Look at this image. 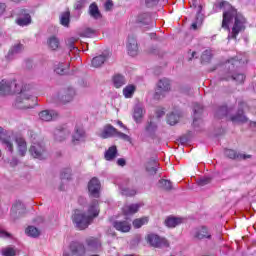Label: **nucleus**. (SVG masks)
I'll list each match as a JSON object with an SVG mask.
<instances>
[{
  "label": "nucleus",
  "instance_id": "obj_6",
  "mask_svg": "<svg viewBox=\"0 0 256 256\" xmlns=\"http://www.w3.org/2000/svg\"><path fill=\"white\" fill-rule=\"evenodd\" d=\"M171 91V80L167 78L160 79L156 84L155 92H154V99L159 101L163 99L167 93Z\"/></svg>",
  "mask_w": 256,
  "mask_h": 256
},
{
  "label": "nucleus",
  "instance_id": "obj_1",
  "mask_svg": "<svg viewBox=\"0 0 256 256\" xmlns=\"http://www.w3.org/2000/svg\"><path fill=\"white\" fill-rule=\"evenodd\" d=\"M231 33L228 35V40L237 39V35L241 31H245V25H247V19L241 13H237V9L231 6L229 2H225V27L229 31V23L233 22Z\"/></svg>",
  "mask_w": 256,
  "mask_h": 256
},
{
  "label": "nucleus",
  "instance_id": "obj_31",
  "mask_svg": "<svg viewBox=\"0 0 256 256\" xmlns=\"http://www.w3.org/2000/svg\"><path fill=\"white\" fill-rule=\"evenodd\" d=\"M107 59H109V56L105 54L94 57L92 59V67H95L96 69L101 67L105 64V61H107Z\"/></svg>",
  "mask_w": 256,
  "mask_h": 256
},
{
  "label": "nucleus",
  "instance_id": "obj_56",
  "mask_svg": "<svg viewBox=\"0 0 256 256\" xmlns=\"http://www.w3.org/2000/svg\"><path fill=\"white\" fill-rule=\"evenodd\" d=\"M69 177H71V173H70L69 170H66V172L63 171V172L61 173V179H69Z\"/></svg>",
  "mask_w": 256,
  "mask_h": 256
},
{
  "label": "nucleus",
  "instance_id": "obj_2",
  "mask_svg": "<svg viewBox=\"0 0 256 256\" xmlns=\"http://www.w3.org/2000/svg\"><path fill=\"white\" fill-rule=\"evenodd\" d=\"M95 217H99V202L97 200L92 201L88 205L87 213L75 210L72 215V221L79 231H83L93 223Z\"/></svg>",
  "mask_w": 256,
  "mask_h": 256
},
{
  "label": "nucleus",
  "instance_id": "obj_15",
  "mask_svg": "<svg viewBox=\"0 0 256 256\" xmlns=\"http://www.w3.org/2000/svg\"><path fill=\"white\" fill-rule=\"evenodd\" d=\"M70 251L72 255L76 256H85L87 255V248L85 245L79 243V242H72L70 244Z\"/></svg>",
  "mask_w": 256,
  "mask_h": 256
},
{
  "label": "nucleus",
  "instance_id": "obj_4",
  "mask_svg": "<svg viewBox=\"0 0 256 256\" xmlns=\"http://www.w3.org/2000/svg\"><path fill=\"white\" fill-rule=\"evenodd\" d=\"M99 137H101V139H110L111 137H118V139H122V141H126L127 143L132 142L129 135L119 132L111 124H107L106 126H104L103 130L99 134Z\"/></svg>",
  "mask_w": 256,
  "mask_h": 256
},
{
  "label": "nucleus",
  "instance_id": "obj_26",
  "mask_svg": "<svg viewBox=\"0 0 256 256\" xmlns=\"http://www.w3.org/2000/svg\"><path fill=\"white\" fill-rule=\"evenodd\" d=\"M139 23H142V25H148V29H152V27H155V22L151 21V16L147 13L140 14L138 16Z\"/></svg>",
  "mask_w": 256,
  "mask_h": 256
},
{
  "label": "nucleus",
  "instance_id": "obj_62",
  "mask_svg": "<svg viewBox=\"0 0 256 256\" xmlns=\"http://www.w3.org/2000/svg\"><path fill=\"white\" fill-rule=\"evenodd\" d=\"M222 28H225V11L222 13Z\"/></svg>",
  "mask_w": 256,
  "mask_h": 256
},
{
  "label": "nucleus",
  "instance_id": "obj_40",
  "mask_svg": "<svg viewBox=\"0 0 256 256\" xmlns=\"http://www.w3.org/2000/svg\"><path fill=\"white\" fill-rule=\"evenodd\" d=\"M17 25H19L20 27H27V25H31V15L26 14L23 17H19L16 20Z\"/></svg>",
  "mask_w": 256,
  "mask_h": 256
},
{
  "label": "nucleus",
  "instance_id": "obj_33",
  "mask_svg": "<svg viewBox=\"0 0 256 256\" xmlns=\"http://www.w3.org/2000/svg\"><path fill=\"white\" fill-rule=\"evenodd\" d=\"M47 45L49 49H51V51H57L61 45V42L59 41V38H57V36H50L47 39Z\"/></svg>",
  "mask_w": 256,
  "mask_h": 256
},
{
  "label": "nucleus",
  "instance_id": "obj_52",
  "mask_svg": "<svg viewBox=\"0 0 256 256\" xmlns=\"http://www.w3.org/2000/svg\"><path fill=\"white\" fill-rule=\"evenodd\" d=\"M17 254V252L15 251V249L8 247V248H4L2 250V255L3 256H15Z\"/></svg>",
  "mask_w": 256,
  "mask_h": 256
},
{
  "label": "nucleus",
  "instance_id": "obj_28",
  "mask_svg": "<svg viewBox=\"0 0 256 256\" xmlns=\"http://www.w3.org/2000/svg\"><path fill=\"white\" fill-rule=\"evenodd\" d=\"M180 118L181 112H179L178 110H174L170 114H168L167 123L168 125H177V123H179Z\"/></svg>",
  "mask_w": 256,
  "mask_h": 256
},
{
  "label": "nucleus",
  "instance_id": "obj_51",
  "mask_svg": "<svg viewBox=\"0 0 256 256\" xmlns=\"http://www.w3.org/2000/svg\"><path fill=\"white\" fill-rule=\"evenodd\" d=\"M211 51L205 50L201 56L202 63H209L211 61Z\"/></svg>",
  "mask_w": 256,
  "mask_h": 256
},
{
  "label": "nucleus",
  "instance_id": "obj_23",
  "mask_svg": "<svg viewBox=\"0 0 256 256\" xmlns=\"http://www.w3.org/2000/svg\"><path fill=\"white\" fill-rule=\"evenodd\" d=\"M15 141L19 155H21V157H25L27 154V141H25L23 137H17Z\"/></svg>",
  "mask_w": 256,
  "mask_h": 256
},
{
  "label": "nucleus",
  "instance_id": "obj_7",
  "mask_svg": "<svg viewBox=\"0 0 256 256\" xmlns=\"http://www.w3.org/2000/svg\"><path fill=\"white\" fill-rule=\"evenodd\" d=\"M19 91H21V86L17 84V80H2L0 82V95H13Z\"/></svg>",
  "mask_w": 256,
  "mask_h": 256
},
{
  "label": "nucleus",
  "instance_id": "obj_43",
  "mask_svg": "<svg viewBox=\"0 0 256 256\" xmlns=\"http://www.w3.org/2000/svg\"><path fill=\"white\" fill-rule=\"evenodd\" d=\"M70 17L71 13L69 11H65L60 15V23L63 27H69V23L71 21Z\"/></svg>",
  "mask_w": 256,
  "mask_h": 256
},
{
  "label": "nucleus",
  "instance_id": "obj_9",
  "mask_svg": "<svg viewBox=\"0 0 256 256\" xmlns=\"http://www.w3.org/2000/svg\"><path fill=\"white\" fill-rule=\"evenodd\" d=\"M146 240H147V243L151 245V247H157V248L169 247V242L167 241V239L161 238L157 234H153V233L148 234L146 237Z\"/></svg>",
  "mask_w": 256,
  "mask_h": 256
},
{
  "label": "nucleus",
  "instance_id": "obj_17",
  "mask_svg": "<svg viewBox=\"0 0 256 256\" xmlns=\"http://www.w3.org/2000/svg\"><path fill=\"white\" fill-rule=\"evenodd\" d=\"M127 50H128V54L131 57H135V55L139 53V44H137V39L135 37L133 36L128 37Z\"/></svg>",
  "mask_w": 256,
  "mask_h": 256
},
{
  "label": "nucleus",
  "instance_id": "obj_59",
  "mask_svg": "<svg viewBox=\"0 0 256 256\" xmlns=\"http://www.w3.org/2000/svg\"><path fill=\"white\" fill-rule=\"evenodd\" d=\"M7 6L4 3H0V15H3L5 13V9Z\"/></svg>",
  "mask_w": 256,
  "mask_h": 256
},
{
  "label": "nucleus",
  "instance_id": "obj_48",
  "mask_svg": "<svg viewBox=\"0 0 256 256\" xmlns=\"http://www.w3.org/2000/svg\"><path fill=\"white\" fill-rule=\"evenodd\" d=\"M54 71L57 75H65V73H67V68L65 67V64L58 63L55 65Z\"/></svg>",
  "mask_w": 256,
  "mask_h": 256
},
{
  "label": "nucleus",
  "instance_id": "obj_3",
  "mask_svg": "<svg viewBox=\"0 0 256 256\" xmlns=\"http://www.w3.org/2000/svg\"><path fill=\"white\" fill-rule=\"evenodd\" d=\"M37 106V97L35 96V90L31 85H25L16 97L14 107L16 109H33Z\"/></svg>",
  "mask_w": 256,
  "mask_h": 256
},
{
  "label": "nucleus",
  "instance_id": "obj_16",
  "mask_svg": "<svg viewBox=\"0 0 256 256\" xmlns=\"http://www.w3.org/2000/svg\"><path fill=\"white\" fill-rule=\"evenodd\" d=\"M69 135H71V130H69L68 128L60 127L54 131V139L58 143L65 141V139H67Z\"/></svg>",
  "mask_w": 256,
  "mask_h": 256
},
{
  "label": "nucleus",
  "instance_id": "obj_32",
  "mask_svg": "<svg viewBox=\"0 0 256 256\" xmlns=\"http://www.w3.org/2000/svg\"><path fill=\"white\" fill-rule=\"evenodd\" d=\"M117 146H110L104 153L106 161H113L117 157Z\"/></svg>",
  "mask_w": 256,
  "mask_h": 256
},
{
  "label": "nucleus",
  "instance_id": "obj_24",
  "mask_svg": "<svg viewBox=\"0 0 256 256\" xmlns=\"http://www.w3.org/2000/svg\"><path fill=\"white\" fill-rule=\"evenodd\" d=\"M143 117H145V108L140 105H136L134 107L133 119L136 123H141L143 121Z\"/></svg>",
  "mask_w": 256,
  "mask_h": 256
},
{
  "label": "nucleus",
  "instance_id": "obj_49",
  "mask_svg": "<svg viewBox=\"0 0 256 256\" xmlns=\"http://www.w3.org/2000/svg\"><path fill=\"white\" fill-rule=\"evenodd\" d=\"M232 79L233 81H236L238 85H241V83L245 82V74L243 73L233 74Z\"/></svg>",
  "mask_w": 256,
  "mask_h": 256
},
{
  "label": "nucleus",
  "instance_id": "obj_27",
  "mask_svg": "<svg viewBox=\"0 0 256 256\" xmlns=\"http://www.w3.org/2000/svg\"><path fill=\"white\" fill-rule=\"evenodd\" d=\"M214 118L218 121L225 119V104H216L214 108Z\"/></svg>",
  "mask_w": 256,
  "mask_h": 256
},
{
  "label": "nucleus",
  "instance_id": "obj_35",
  "mask_svg": "<svg viewBox=\"0 0 256 256\" xmlns=\"http://www.w3.org/2000/svg\"><path fill=\"white\" fill-rule=\"evenodd\" d=\"M192 109H193V113H194L193 124L195 125L197 123V119H199V117H201V115L203 114V105L195 102V103H193Z\"/></svg>",
  "mask_w": 256,
  "mask_h": 256
},
{
  "label": "nucleus",
  "instance_id": "obj_41",
  "mask_svg": "<svg viewBox=\"0 0 256 256\" xmlns=\"http://www.w3.org/2000/svg\"><path fill=\"white\" fill-rule=\"evenodd\" d=\"M158 187L164 191H171V189H173V184L169 180L161 179L158 181Z\"/></svg>",
  "mask_w": 256,
  "mask_h": 256
},
{
  "label": "nucleus",
  "instance_id": "obj_39",
  "mask_svg": "<svg viewBox=\"0 0 256 256\" xmlns=\"http://www.w3.org/2000/svg\"><path fill=\"white\" fill-rule=\"evenodd\" d=\"M89 14L93 19H101V12H99V7L95 3L89 6Z\"/></svg>",
  "mask_w": 256,
  "mask_h": 256
},
{
  "label": "nucleus",
  "instance_id": "obj_18",
  "mask_svg": "<svg viewBox=\"0 0 256 256\" xmlns=\"http://www.w3.org/2000/svg\"><path fill=\"white\" fill-rule=\"evenodd\" d=\"M113 227L116 231H120V233H129L131 231V222L128 220H117L113 222Z\"/></svg>",
  "mask_w": 256,
  "mask_h": 256
},
{
  "label": "nucleus",
  "instance_id": "obj_19",
  "mask_svg": "<svg viewBox=\"0 0 256 256\" xmlns=\"http://www.w3.org/2000/svg\"><path fill=\"white\" fill-rule=\"evenodd\" d=\"M57 117H59V114L55 110H43L39 113L41 121H55Z\"/></svg>",
  "mask_w": 256,
  "mask_h": 256
},
{
  "label": "nucleus",
  "instance_id": "obj_63",
  "mask_svg": "<svg viewBox=\"0 0 256 256\" xmlns=\"http://www.w3.org/2000/svg\"><path fill=\"white\" fill-rule=\"evenodd\" d=\"M118 125L119 127H121L122 129H127V127H125V124H123V122L118 121Z\"/></svg>",
  "mask_w": 256,
  "mask_h": 256
},
{
  "label": "nucleus",
  "instance_id": "obj_47",
  "mask_svg": "<svg viewBox=\"0 0 256 256\" xmlns=\"http://www.w3.org/2000/svg\"><path fill=\"white\" fill-rule=\"evenodd\" d=\"M97 33V30L93 28H84L81 32L80 35L81 37H94V35Z\"/></svg>",
  "mask_w": 256,
  "mask_h": 256
},
{
  "label": "nucleus",
  "instance_id": "obj_60",
  "mask_svg": "<svg viewBox=\"0 0 256 256\" xmlns=\"http://www.w3.org/2000/svg\"><path fill=\"white\" fill-rule=\"evenodd\" d=\"M111 7H113V2H111L110 0H108L105 3V8L109 11V9H111Z\"/></svg>",
  "mask_w": 256,
  "mask_h": 256
},
{
  "label": "nucleus",
  "instance_id": "obj_21",
  "mask_svg": "<svg viewBox=\"0 0 256 256\" xmlns=\"http://www.w3.org/2000/svg\"><path fill=\"white\" fill-rule=\"evenodd\" d=\"M225 156L228 157V159H237V161H245L247 159H251V155L237 154V152H235V150L232 149H226Z\"/></svg>",
  "mask_w": 256,
  "mask_h": 256
},
{
  "label": "nucleus",
  "instance_id": "obj_58",
  "mask_svg": "<svg viewBox=\"0 0 256 256\" xmlns=\"http://www.w3.org/2000/svg\"><path fill=\"white\" fill-rule=\"evenodd\" d=\"M163 115H165V110L160 109V110H157V111H156V116L158 117V119H159L160 117H163Z\"/></svg>",
  "mask_w": 256,
  "mask_h": 256
},
{
  "label": "nucleus",
  "instance_id": "obj_36",
  "mask_svg": "<svg viewBox=\"0 0 256 256\" xmlns=\"http://www.w3.org/2000/svg\"><path fill=\"white\" fill-rule=\"evenodd\" d=\"M23 51L22 44H15L8 52L6 58L11 60L15 57V55H19Z\"/></svg>",
  "mask_w": 256,
  "mask_h": 256
},
{
  "label": "nucleus",
  "instance_id": "obj_5",
  "mask_svg": "<svg viewBox=\"0 0 256 256\" xmlns=\"http://www.w3.org/2000/svg\"><path fill=\"white\" fill-rule=\"evenodd\" d=\"M29 153L31 157L34 159H39L40 161H43L49 157L47 149H45V145L41 141H33L29 148Z\"/></svg>",
  "mask_w": 256,
  "mask_h": 256
},
{
  "label": "nucleus",
  "instance_id": "obj_29",
  "mask_svg": "<svg viewBox=\"0 0 256 256\" xmlns=\"http://www.w3.org/2000/svg\"><path fill=\"white\" fill-rule=\"evenodd\" d=\"M157 169H159V163L155 160H149L146 163V171L148 175H157Z\"/></svg>",
  "mask_w": 256,
  "mask_h": 256
},
{
  "label": "nucleus",
  "instance_id": "obj_61",
  "mask_svg": "<svg viewBox=\"0 0 256 256\" xmlns=\"http://www.w3.org/2000/svg\"><path fill=\"white\" fill-rule=\"evenodd\" d=\"M0 237H11V234H9L8 232L0 230Z\"/></svg>",
  "mask_w": 256,
  "mask_h": 256
},
{
  "label": "nucleus",
  "instance_id": "obj_22",
  "mask_svg": "<svg viewBox=\"0 0 256 256\" xmlns=\"http://www.w3.org/2000/svg\"><path fill=\"white\" fill-rule=\"evenodd\" d=\"M230 121H232V123H247L249 118L245 116V111H243V108H239L236 114L230 117Z\"/></svg>",
  "mask_w": 256,
  "mask_h": 256
},
{
  "label": "nucleus",
  "instance_id": "obj_64",
  "mask_svg": "<svg viewBox=\"0 0 256 256\" xmlns=\"http://www.w3.org/2000/svg\"><path fill=\"white\" fill-rule=\"evenodd\" d=\"M250 126L251 127H256V122L255 121H250Z\"/></svg>",
  "mask_w": 256,
  "mask_h": 256
},
{
  "label": "nucleus",
  "instance_id": "obj_45",
  "mask_svg": "<svg viewBox=\"0 0 256 256\" xmlns=\"http://www.w3.org/2000/svg\"><path fill=\"white\" fill-rule=\"evenodd\" d=\"M135 93V87L133 85H128L123 89V95L126 99H131Z\"/></svg>",
  "mask_w": 256,
  "mask_h": 256
},
{
  "label": "nucleus",
  "instance_id": "obj_25",
  "mask_svg": "<svg viewBox=\"0 0 256 256\" xmlns=\"http://www.w3.org/2000/svg\"><path fill=\"white\" fill-rule=\"evenodd\" d=\"M73 97H75V89L69 88L60 95V101L62 103H71V101H73Z\"/></svg>",
  "mask_w": 256,
  "mask_h": 256
},
{
  "label": "nucleus",
  "instance_id": "obj_34",
  "mask_svg": "<svg viewBox=\"0 0 256 256\" xmlns=\"http://www.w3.org/2000/svg\"><path fill=\"white\" fill-rule=\"evenodd\" d=\"M139 207H141V205H139V204L125 205L122 208V211H123L124 215H135V213H137V211H139Z\"/></svg>",
  "mask_w": 256,
  "mask_h": 256
},
{
  "label": "nucleus",
  "instance_id": "obj_57",
  "mask_svg": "<svg viewBox=\"0 0 256 256\" xmlns=\"http://www.w3.org/2000/svg\"><path fill=\"white\" fill-rule=\"evenodd\" d=\"M117 165H119V167H125V165H127V162L125 161L124 158H119L117 160Z\"/></svg>",
  "mask_w": 256,
  "mask_h": 256
},
{
  "label": "nucleus",
  "instance_id": "obj_53",
  "mask_svg": "<svg viewBox=\"0 0 256 256\" xmlns=\"http://www.w3.org/2000/svg\"><path fill=\"white\" fill-rule=\"evenodd\" d=\"M146 131L148 133H153L154 131H157V123L154 121H150L149 124L146 126Z\"/></svg>",
  "mask_w": 256,
  "mask_h": 256
},
{
  "label": "nucleus",
  "instance_id": "obj_38",
  "mask_svg": "<svg viewBox=\"0 0 256 256\" xmlns=\"http://www.w3.org/2000/svg\"><path fill=\"white\" fill-rule=\"evenodd\" d=\"M198 14L196 16V21L191 24V29L197 31L201 25H203V18L201 17V5L198 6Z\"/></svg>",
  "mask_w": 256,
  "mask_h": 256
},
{
  "label": "nucleus",
  "instance_id": "obj_8",
  "mask_svg": "<svg viewBox=\"0 0 256 256\" xmlns=\"http://www.w3.org/2000/svg\"><path fill=\"white\" fill-rule=\"evenodd\" d=\"M249 59H247V56L245 55H239L235 58H231L226 60L225 66L228 69V71H235L236 69H239V67H243L244 65H247Z\"/></svg>",
  "mask_w": 256,
  "mask_h": 256
},
{
  "label": "nucleus",
  "instance_id": "obj_55",
  "mask_svg": "<svg viewBox=\"0 0 256 256\" xmlns=\"http://www.w3.org/2000/svg\"><path fill=\"white\" fill-rule=\"evenodd\" d=\"M146 7H155L159 3V0H145Z\"/></svg>",
  "mask_w": 256,
  "mask_h": 256
},
{
  "label": "nucleus",
  "instance_id": "obj_30",
  "mask_svg": "<svg viewBox=\"0 0 256 256\" xmlns=\"http://www.w3.org/2000/svg\"><path fill=\"white\" fill-rule=\"evenodd\" d=\"M183 223V218H177V217H168L165 220V225L169 229H174V227H177Z\"/></svg>",
  "mask_w": 256,
  "mask_h": 256
},
{
  "label": "nucleus",
  "instance_id": "obj_11",
  "mask_svg": "<svg viewBox=\"0 0 256 256\" xmlns=\"http://www.w3.org/2000/svg\"><path fill=\"white\" fill-rule=\"evenodd\" d=\"M86 245L87 253H97L101 250V242L96 238H88L86 240Z\"/></svg>",
  "mask_w": 256,
  "mask_h": 256
},
{
  "label": "nucleus",
  "instance_id": "obj_12",
  "mask_svg": "<svg viewBox=\"0 0 256 256\" xmlns=\"http://www.w3.org/2000/svg\"><path fill=\"white\" fill-rule=\"evenodd\" d=\"M25 204L21 201H16L11 209V217L12 219H18L21 215H25Z\"/></svg>",
  "mask_w": 256,
  "mask_h": 256
},
{
  "label": "nucleus",
  "instance_id": "obj_50",
  "mask_svg": "<svg viewBox=\"0 0 256 256\" xmlns=\"http://www.w3.org/2000/svg\"><path fill=\"white\" fill-rule=\"evenodd\" d=\"M121 194L125 195L126 197H133L137 195V191L135 189L123 188L121 190Z\"/></svg>",
  "mask_w": 256,
  "mask_h": 256
},
{
  "label": "nucleus",
  "instance_id": "obj_44",
  "mask_svg": "<svg viewBox=\"0 0 256 256\" xmlns=\"http://www.w3.org/2000/svg\"><path fill=\"white\" fill-rule=\"evenodd\" d=\"M147 223H149V218L147 217L138 218L132 222L135 229H141V227H143V225H147Z\"/></svg>",
  "mask_w": 256,
  "mask_h": 256
},
{
  "label": "nucleus",
  "instance_id": "obj_20",
  "mask_svg": "<svg viewBox=\"0 0 256 256\" xmlns=\"http://www.w3.org/2000/svg\"><path fill=\"white\" fill-rule=\"evenodd\" d=\"M0 141H2L3 145L6 146V149L13 153V142L11 141V138H7V130L3 129V127L0 126Z\"/></svg>",
  "mask_w": 256,
  "mask_h": 256
},
{
  "label": "nucleus",
  "instance_id": "obj_13",
  "mask_svg": "<svg viewBox=\"0 0 256 256\" xmlns=\"http://www.w3.org/2000/svg\"><path fill=\"white\" fill-rule=\"evenodd\" d=\"M88 191L92 197H99V191H101V182H99V179L92 178L89 181Z\"/></svg>",
  "mask_w": 256,
  "mask_h": 256
},
{
  "label": "nucleus",
  "instance_id": "obj_42",
  "mask_svg": "<svg viewBox=\"0 0 256 256\" xmlns=\"http://www.w3.org/2000/svg\"><path fill=\"white\" fill-rule=\"evenodd\" d=\"M213 182V177L211 176H203L197 180L198 187H207V185H211Z\"/></svg>",
  "mask_w": 256,
  "mask_h": 256
},
{
  "label": "nucleus",
  "instance_id": "obj_46",
  "mask_svg": "<svg viewBox=\"0 0 256 256\" xmlns=\"http://www.w3.org/2000/svg\"><path fill=\"white\" fill-rule=\"evenodd\" d=\"M26 235H28V237H39V235L41 234L39 232V229H37L35 226H29L26 231H25Z\"/></svg>",
  "mask_w": 256,
  "mask_h": 256
},
{
  "label": "nucleus",
  "instance_id": "obj_37",
  "mask_svg": "<svg viewBox=\"0 0 256 256\" xmlns=\"http://www.w3.org/2000/svg\"><path fill=\"white\" fill-rule=\"evenodd\" d=\"M113 85L116 89H120V87H123L127 83V80H125V76L121 74H116L113 77Z\"/></svg>",
  "mask_w": 256,
  "mask_h": 256
},
{
  "label": "nucleus",
  "instance_id": "obj_10",
  "mask_svg": "<svg viewBox=\"0 0 256 256\" xmlns=\"http://www.w3.org/2000/svg\"><path fill=\"white\" fill-rule=\"evenodd\" d=\"M85 139H87L85 130L79 126H76L72 135V143L74 145H79V143H85Z\"/></svg>",
  "mask_w": 256,
  "mask_h": 256
},
{
  "label": "nucleus",
  "instance_id": "obj_54",
  "mask_svg": "<svg viewBox=\"0 0 256 256\" xmlns=\"http://www.w3.org/2000/svg\"><path fill=\"white\" fill-rule=\"evenodd\" d=\"M223 7H225V1L223 0H218L215 5H214V9L216 13H219V11H221V9H223Z\"/></svg>",
  "mask_w": 256,
  "mask_h": 256
},
{
  "label": "nucleus",
  "instance_id": "obj_14",
  "mask_svg": "<svg viewBox=\"0 0 256 256\" xmlns=\"http://www.w3.org/2000/svg\"><path fill=\"white\" fill-rule=\"evenodd\" d=\"M192 237L198 240L211 239V233H209V230L207 229V227L202 226L192 231Z\"/></svg>",
  "mask_w": 256,
  "mask_h": 256
}]
</instances>
